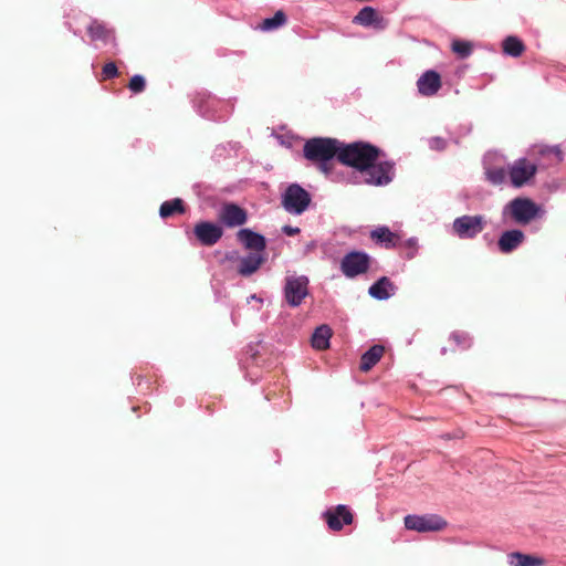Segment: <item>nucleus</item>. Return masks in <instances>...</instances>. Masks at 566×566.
I'll list each match as a JSON object with an SVG mask.
<instances>
[{
  "instance_id": "nucleus-34",
  "label": "nucleus",
  "mask_w": 566,
  "mask_h": 566,
  "mask_svg": "<svg viewBox=\"0 0 566 566\" xmlns=\"http://www.w3.org/2000/svg\"><path fill=\"white\" fill-rule=\"evenodd\" d=\"M538 153L541 155H546L548 153H554L556 154L557 156H560L562 151L557 148V147H541Z\"/></svg>"
},
{
  "instance_id": "nucleus-10",
  "label": "nucleus",
  "mask_w": 566,
  "mask_h": 566,
  "mask_svg": "<svg viewBox=\"0 0 566 566\" xmlns=\"http://www.w3.org/2000/svg\"><path fill=\"white\" fill-rule=\"evenodd\" d=\"M192 234L199 244L212 247L222 238L223 229L221 226L210 221H199L195 224Z\"/></svg>"
},
{
  "instance_id": "nucleus-7",
  "label": "nucleus",
  "mask_w": 566,
  "mask_h": 566,
  "mask_svg": "<svg viewBox=\"0 0 566 566\" xmlns=\"http://www.w3.org/2000/svg\"><path fill=\"white\" fill-rule=\"evenodd\" d=\"M405 526L407 530L419 533L439 532L446 528L447 521L437 514L407 515Z\"/></svg>"
},
{
  "instance_id": "nucleus-17",
  "label": "nucleus",
  "mask_w": 566,
  "mask_h": 566,
  "mask_svg": "<svg viewBox=\"0 0 566 566\" xmlns=\"http://www.w3.org/2000/svg\"><path fill=\"white\" fill-rule=\"evenodd\" d=\"M264 258L260 253H251L239 260L238 273L241 276H250L263 264Z\"/></svg>"
},
{
  "instance_id": "nucleus-15",
  "label": "nucleus",
  "mask_w": 566,
  "mask_h": 566,
  "mask_svg": "<svg viewBox=\"0 0 566 566\" xmlns=\"http://www.w3.org/2000/svg\"><path fill=\"white\" fill-rule=\"evenodd\" d=\"M524 238L525 235L521 230L504 231L497 242L499 249L502 253H511L523 243Z\"/></svg>"
},
{
  "instance_id": "nucleus-16",
  "label": "nucleus",
  "mask_w": 566,
  "mask_h": 566,
  "mask_svg": "<svg viewBox=\"0 0 566 566\" xmlns=\"http://www.w3.org/2000/svg\"><path fill=\"white\" fill-rule=\"evenodd\" d=\"M87 33L92 41H101L103 43L115 42V34L112 29L106 28V25L97 20H93L87 27Z\"/></svg>"
},
{
  "instance_id": "nucleus-23",
  "label": "nucleus",
  "mask_w": 566,
  "mask_h": 566,
  "mask_svg": "<svg viewBox=\"0 0 566 566\" xmlns=\"http://www.w3.org/2000/svg\"><path fill=\"white\" fill-rule=\"evenodd\" d=\"M332 329L327 325H321L315 329L312 336V346L318 350H324L329 346Z\"/></svg>"
},
{
  "instance_id": "nucleus-28",
  "label": "nucleus",
  "mask_w": 566,
  "mask_h": 566,
  "mask_svg": "<svg viewBox=\"0 0 566 566\" xmlns=\"http://www.w3.org/2000/svg\"><path fill=\"white\" fill-rule=\"evenodd\" d=\"M450 339L455 344L457 347L461 349H465L471 346V338L467 333L463 332H453L450 335Z\"/></svg>"
},
{
  "instance_id": "nucleus-25",
  "label": "nucleus",
  "mask_w": 566,
  "mask_h": 566,
  "mask_svg": "<svg viewBox=\"0 0 566 566\" xmlns=\"http://www.w3.org/2000/svg\"><path fill=\"white\" fill-rule=\"evenodd\" d=\"M377 11L371 7H364L353 19L355 24L369 27L377 22Z\"/></svg>"
},
{
  "instance_id": "nucleus-2",
  "label": "nucleus",
  "mask_w": 566,
  "mask_h": 566,
  "mask_svg": "<svg viewBox=\"0 0 566 566\" xmlns=\"http://www.w3.org/2000/svg\"><path fill=\"white\" fill-rule=\"evenodd\" d=\"M340 145L342 143L335 138L314 137L305 142L303 155L327 175L332 170L331 160L339 156Z\"/></svg>"
},
{
  "instance_id": "nucleus-18",
  "label": "nucleus",
  "mask_w": 566,
  "mask_h": 566,
  "mask_svg": "<svg viewBox=\"0 0 566 566\" xmlns=\"http://www.w3.org/2000/svg\"><path fill=\"white\" fill-rule=\"evenodd\" d=\"M370 238L386 249L395 248L399 242V235L391 232L387 227H378L370 232Z\"/></svg>"
},
{
  "instance_id": "nucleus-19",
  "label": "nucleus",
  "mask_w": 566,
  "mask_h": 566,
  "mask_svg": "<svg viewBox=\"0 0 566 566\" xmlns=\"http://www.w3.org/2000/svg\"><path fill=\"white\" fill-rule=\"evenodd\" d=\"M392 290V282L387 276H382L369 287L368 293L371 297L382 301L390 297Z\"/></svg>"
},
{
  "instance_id": "nucleus-24",
  "label": "nucleus",
  "mask_w": 566,
  "mask_h": 566,
  "mask_svg": "<svg viewBox=\"0 0 566 566\" xmlns=\"http://www.w3.org/2000/svg\"><path fill=\"white\" fill-rule=\"evenodd\" d=\"M185 206L184 201L180 198H176L172 200H168L161 203L159 209V214L161 218L166 219L176 213H184Z\"/></svg>"
},
{
  "instance_id": "nucleus-32",
  "label": "nucleus",
  "mask_w": 566,
  "mask_h": 566,
  "mask_svg": "<svg viewBox=\"0 0 566 566\" xmlns=\"http://www.w3.org/2000/svg\"><path fill=\"white\" fill-rule=\"evenodd\" d=\"M282 231L286 234V235H296L301 232L300 228L297 227H292V226H284L282 228Z\"/></svg>"
},
{
  "instance_id": "nucleus-1",
  "label": "nucleus",
  "mask_w": 566,
  "mask_h": 566,
  "mask_svg": "<svg viewBox=\"0 0 566 566\" xmlns=\"http://www.w3.org/2000/svg\"><path fill=\"white\" fill-rule=\"evenodd\" d=\"M381 149L366 142L340 145L338 161L364 174L365 182L371 186L388 185L394 177V163L379 160Z\"/></svg>"
},
{
  "instance_id": "nucleus-31",
  "label": "nucleus",
  "mask_w": 566,
  "mask_h": 566,
  "mask_svg": "<svg viewBox=\"0 0 566 566\" xmlns=\"http://www.w3.org/2000/svg\"><path fill=\"white\" fill-rule=\"evenodd\" d=\"M119 74L117 65L114 62L106 63L102 69V80H111Z\"/></svg>"
},
{
  "instance_id": "nucleus-12",
  "label": "nucleus",
  "mask_w": 566,
  "mask_h": 566,
  "mask_svg": "<svg viewBox=\"0 0 566 566\" xmlns=\"http://www.w3.org/2000/svg\"><path fill=\"white\" fill-rule=\"evenodd\" d=\"M324 518L332 531H340L344 525L353 523L354 516L350 510L343 504L329 509L324 513Z\"/></svg>"
},
{
  "instance_id": "nucleus-30",
  "label": "nucleus",
  "mask_w": 566,
  "mask_h": 566,
  "mask_svg": "<svg viewBox=\"0 0 566 566\" xmlns=\"http://www.w3.org/2000/svg\"><path fill=\"white\" fill-rule=\"evenodd\" d=\"M127 86L134 94H139L145 91L146 81L142 75H134Z\"/></svg>"
},
{
  "instance_id": "nucleus-13",
  "label": "nucleus",
  "mask_w": 566,
  "mask_h": 566,
  "mask_svg": "<svg viewBox=\"0 0 566 566\" xmlns=\"http://www.w3.org/2000/svg\"><path fill=\"white\" fill-rule=\"evenodd\" d=\"M441 76L438 72L426 71L417 81V87L421 95L432 96L441 88Z\"/></svg>"
},
{
  "instance_id": "nucleus-8",
  "label": "nucleus",
  "mask_w": 566,
  "mask_h": 566,
  "mask_svg": "<svg viewBox=\"0 0 566 566\" xmlns=\"http://www.w3.org/2000/svg\"><path fill=\"white\" fill-rule=\"evenodd\" d=\"M536 172L537 165L535 163H532L527 158L516 159L509 167V177L511 184L516 188H521L524 185L528 184L534 178Z\"/></svg>"
},
{
  "instance_id": "nucleus-33",
  "label": "nucleus",
  "mask_w": 566,
  "mask_h": 566,
  "mask_svg": "<svg viewBox=\"0 0 566 566\" xmlns=\"http://www.w3.org/2000/svg\"><path fill=\"white\" fill-rule=\"evenodd\" d=\"M431 147L438 150H443L446 148V142L441 138H434L431 142Z\"/></svg>"
},
{
  "instance_id": "nucleus-6",
  "label": "nucleus",
  "mask_w": 566,
  "mask_h": 566,
  "mask_svg": "<svg viewBox=\"0 0 566 566\" xmlns=\"http://www.w3.org/2000/svg\"><path fill=\"white\" fill-rule=\"evenodd\" d=\"M512 219L518 224H528L539 214L541 208L528 198H515L509 205Z\"/></svg>"
},
{
  "instance_id": "nucleus-3",
  "label": "nucleus",
  "mask_w": 566,
  "mask_h": 566,
  "mask_svg": "<svg viewBox=\"0 0 566 566\" xmlns=\"http://www.w3.org/2000/svg\"><path fill=\"white\" fill-rule=\"evenodd\" d=\"M312 202L307 190L298 184H291L286 187L281 197V205L291 214L300 216L305 212Z\"/></svg>"
},
{
  "instance_id": "nucleus-11",
  "label": "nucleus",
  "mask_w": 566,
  "mask_h": 566,
  "mask_svg": "<svg viewBox=\"0 0 566 566\" xmlns=\"http://www.w3.org/2000/svg\"><path fill=\"white\" fill-rule=\"evenodd\" d=\"M218 220L228 228L243 226L248 220L247 211L233 202H226L218 211Z\"/></svg>"
},
{
  "instance_id": "nucleus-5",
  "label": "nucleus",
  "mask_w": 566,
  "mask_h": 566,
  "mask_svg": "<svg viewBox=\"0 0 566 566\" xmlns=\"http://www.w3.org/2000/svg\"><path fill=\"white\" fill-rule=\"evenodd\" d=\"M308 279L305 275H287L284 284V297L286 303L296 307L308 295Z\"/></svg>"
},
{
  "instance_id": "nucleus-22",
  "label": "nucleus",
  "mask_w": 566,
  "mask_h": 566,
  "mask_svg": "<svg viewBox=\"0 0 566 566\" xmlns=\"http://www.w3.org/2000/svg\"><path fill=\"white\" fill-rule=\"evenodd\" d=\"M525 44L515 35L506 36L502 42V50L506 55L518 57L525 52Z\"/></svg>"
},
{
  "instance_id": "nucleus-9",
  "label": "nucleus",
  "mask_w": 566,
  "mask_h": 566,
  "mask_svg": "<svg viewBox=\"0 0 566 566\" xmlns=\"http://www.w3.org/2000/svg\"><path fill=\"white\" fill-rule=\"evenodd\" d=\"M485 226L484 218L482 216H462L453 221V232L460 239H473L480 232L483 231Z\"/></svg>"
},
{
  "instance_id": "nucleus-4",
  "label": "nucleus",
  "mask_w": 566,
  "mask_h": 566,
  "mask_svg": "<svg viewBox=\"0 0 566 566\" xmlns=\"http://www.w3.org/2000/svg\"><path fill=\"white\" fill-rule=\"evenodd\" d=\"M371 258L363 251H350L346 253L340 261V271L343 274L353 279L369 271Z\"/></svg>"
},
{
  "instance_id": "nucleus-21",
  "label": "nucleus",
  "mask_w": 566,
  "mask_h": 566,
  "mask_svg": "<svg viewBox=\"0 0 566 566\" xmlns=\"http://www.w3.org/2000/svg\"><path fill=\"white\" fill-rule=\"evenodd\" d=\"M509 564L511 566H543L545 560L541 557L526 555L518 552L509 554Z\"/></svg>"
},
{
  "instance_id": "nucleus-26",
  "label": "nucleus",
  "mask_w": 566,
  "mask_h": 566,
  "mask_svg": "<svg viewBox=\"0 0 566 566\" xmlns=\"http://www.w3.org/2000/svg\"><path fill=\"white\" fill-rule=\"evenodd\" d=\"M285 22L286 15L282 10H280L275 12V14L272 18L264 19L260 28L263 31H271L282 27L283 24H285Z\"/></svg>"
},
{
  "instance_id": "nucleus-27",
  "label": "nucleus",
  "mask_w": 566,
  "mask_h": 566,
  "mask_svg": "<svg viewBox=\"0 0 566 566\" xmlns=\"http://www.w3.org/2000/svg\"><path fill=\"white\" fill-rule=\"evenodd\" d=\"M451 50L460 59H467L472 54L473 45L469 41L454 40L451 44Z\"/></svg>"
},
{
  "instance_id": "nucleus-29",
  "label": "nucleus",
  "mask_w": 566,
  "mask_h": 566,
  "mask_svg": "<svg viewBox=\"0 0 566 566\" xmlns=\"http://www.w3.org/2000/svg\"><path fill=\"white\" fill-rule=\"evenodd\" d=\"M506 171L503 168L489 169L486 178L493 185H500L505 180Z\"/></svg>"
},
{
  "instance_id": "nucleus-20",
  "label": "nucleus",
  "mask_w": 566,
  "mask_h": 566,
  "mask_svg": "<svg viewBox=\"0 0 566 566\" xmlns=\"http://www.w3.org/2000/svg\"><path fill=\"white\" fill-rule=\"evenodd\" d=\"M385 352L384 346L381 345H374L371 346L363 356L360 359L359 369L361 371H369L382 357Z\"/></svg>"
},
{
  "instance_id": "nucleus-14",
  "label": "nucleus",
  "mask_w": 566,
  "mask_h": 566,
  "mask_svg": "<svg viewBox=\"0 0 566 566\" xmlns=\"http://www.w3.org/2000/svg\"><path fill=\"white\" fill-rule=\"evenodd\" d=\"M237 239L245 249L253 250L255 253L263 252L266 248L265 238L250 229H241L237 232Z\"/></svg>"
}]
</instances>
